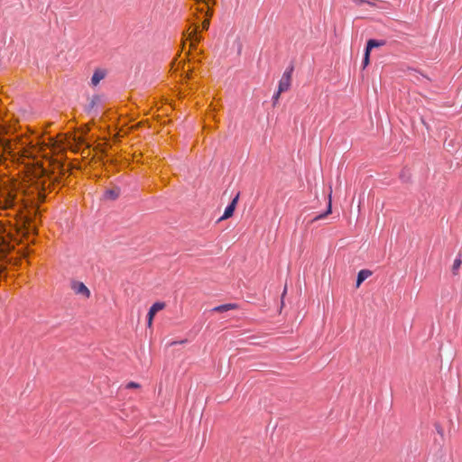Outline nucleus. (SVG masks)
<instances>
[{
    "mask_svg": "<svg viewBox=\"0 0 462 462\" xmlns=\"http://www.w3.org/2000/svg\"><path fill=\"white\" fill-rule=\"evenodd\" d=\"M332 213V206H331V201L329 200L328 203V207H327V209L325 212L321 213V214H319L317 215L315 217H313L311 220H310V223H314L318 220H321V219H324L326 218L328 215H330Z\"/></svg>",
    "mask_w": 462,
    "mask_h": 462,
    "instance_id": "14",
    "label": "nucleus"
},
{
    "mask_svg": "<svg viewBox=\"0 0 462 462\" xmlns=\"http://www.w3.org/2000/svg\"><path fill=\"white\" fill-rule=\"evenodd\" d=\"M365 4L370 5H372V6H374V1H373V0H365Z\"/></svg>",
    "mask_w": 462,
    "mask_h": 462,
    "instance_id": "21",
    "label": "nucleus"
},
{
    "mask_svg": "<svg viewBox=\"0 0 462 462\" xmlns=\"http://www.w3.org/2000/svg\"><path fill=\"white\" fill-rule=\"evenodd\" d=\"M435 428H436L437 432L439 435L443 436V433H444L443 428L439 423H435Z\"/></svg>",
    "mask_w": 462,
    "mask_h": 462,
    "instance_id": "18",
    "label": "nucleus"
},
{
    "mask_svg": "<svg viewBox=\"0 0 462 462\" xmlns=\"http://www.w3.org/2000/svg\"><path fill=\"white\" fill-rule=\"evenodd\" d=\"M20 209L26 211L24 218L27 225V232L30 234H35L37 230V218L40 216L39 208L33 202H32L30 208L24 203L20 206Z\"/></svg>",
    "mask_w": 462,
    "mask_h": 462,
    "instance_id": "1",
    "label": "nucleus"
},
{
    "mask_svg": "<svg viewBox=\"0 0 462 462\" xmlns=\"http://www.w3.org/2000/svg\"><path fill=\"white\" fill-rule=\"evenodd\" d=\"M237 308H238V306L236 303H226V304H222V305L213 308L212 311L217 312V313H222V312H226V311H228L231 310H236Z\"/></svg>",
    "mask_w": 462,
    "mask_h": 462,
    "instance_id": "12",
    "label": "nucleus"
},
{
    "mask_svg": "<svg viewBox=\"0 0 462 462\" xmlns=\"http://www.w3.org/2000/svg\"><path fill=\"white\" fill-rule=\"evenodd\" d=\"M371 275V271L367 269L360 270L357 273L356 287L358 288Z\"/></svg>",
    "mask_w": 462,
    "mask_h": 462,
    "instance_id": "11",
    "label": "nucleus"
},
{
    "mask_svg": "<svg viewBox=\"0 0 462 462\" xmlns=\"http://www.w3.org/2000/svg\"><path fill=\"white\" fill-rule=\"evenodd\" d=\"M386 44L385 40H378V39H369L366 42L365 50H368L370 52L375 49L382 46H384Z\"/></svg>",
    "mask_w": 462,
    "mask_h": 462,
    "instance_id": "8",
    "label": "nucleus"
},
{
    "mask_svg": "<svg viewBox=\"0 0 462 462\" xmlns=\"http://www.w3.org/2000/svg\"><path fill=\"white\" fill-rule=\"evenodd\" d=\"M165 308V303L162 302V301H157L155 303H153L151 308L149 309V311L147 313V324H148V327H152V320L155 317V315L161 311L162 310H163Z\"/></svg>",
    "mask_w": 462,
    "mask_h": 462,
    "instance_id": "5",
    "label": "nucleus"
},
{
    "mask_svg": "<svg viewBox=\"0 0 462 462\" xmlns=\"http://www.w3.org/2000/svg\"><path fill=\"white\" fill-rule=\"evenodd\" d=\"M101 101H102V97L100 96H98V95L93 96L88 107H87L88 113H89V114L92 113L94 108L101 104Z\"/></svg>",
    "mask_w": 462,
    "mask_h": 462,
    "instance_id": "13",
    "label": "nucleus"
},
{
    "mask_svg": "<svg viewBox=\"0 0 462 462\" xmlns=\"http://www.w3.org/2000/svg\"><path fill=\"white\" fill-rule=\"evenodd\" d=\"M72 289L77 294H81L87 298L89 297L90 291L88 287L81 282H73Z\"/></svg>",
    "mask_w": 462,
    "mask_h": 462,
    "instance_id": "7",
    "label": "nucleus"
},
{
    "mask_svg": "<svg viewBox=\"0 0 462 462\" xmlns=\"http://www.w3.org/2000/svg\"><path fill=\"white\" fill-rule=\"evenodd\" d=\"M198 13L199 14L196 15V19L199 22H201V26L203 30H208L209 27L210 18L212 15V11L209 10L208 4H205V6L202 8H197Z\"/></svg>",
    "mask_w": 462,
    "mask_h": 462,
    "instance_id": "3",
    "label": "nucleus"
},
{
    "mask_svg": "<svg viewBox=\"0 0 462 462\" xmlns=\"http://www.w3.org/2000/svg\"><path fill=\"white\" fill-rule=\"evenodd\" d=\"M139 387H140V385L135 382H130L126 384L127 389H135V388H139Z\"/></svg>",
    "mask_w": 462,
    "mask_h": 462,
    "instance_id": "17",
    "label": "nucleus"
},
{
    "mask_svg": "<svg viewBox=\"0 0 462 462\" xmlns=\"http://www.w3.org/2000/svg\"><path fill=\"white\" fill-rule=\"evenodd\" d=\"M461 264H462V260H461V258H460V257L456 258V259H455V261H454V263H453L452 269H451L452 273H453L454 275H457V272H458V270H459V268H460Z\"/></svg>",
    "mask_w": 462,
    "mask_h": 462,
    "instance_id": "16",
    "label": "nucleus"
},
{
    "mask_svg": "<svg viewBox=\"0 0 462 462\" xmlns=\"http://www.w3.org/2000/svg\"><path fill=\"white\" fill-rule=\"evenodd\" d=\"M106 77V70L97 69L91 78V84L97 86Z\"/></svg>",
    "mask_w": 462,
    "mask_h": 462,
    "instance_id": "9",
    "label": "nucleus"
},
{
    "mask_svg": "<svg viewBox=\"0 0 462 462\" xmlns=\"http://www.w3.org/2000/svg\"><path fill=\"white\" fill-rule=\"evenodd\" d=\"M370 55H371V52L368 50L365 49L364 57H363V60H362L363 69H365L370 64Z\"/></svg>",
    "mask_w": 462,
    "mask_h": 462,
    "instance_id": "15",
    "label": "nucleus"
},
{
    "mask_svg": "<svg viewBox=\"0 0 462 462\" xmlns=\"http://www.w3.org/2000/svg\"><path fill=\"white\" fill-rule=\"evenodd\" d=\"M238 199H239V192L232 199L230 203L226 206L223 216L218 219V221H221L223 219H227L233 216V214L236 210Z\"/></svg>",
    "mask_w": 462,
    "mask_h": 462,
    "instance_id": "6",
    "label": "nucleus"
},
{
    "mask_svg": "<svg viewBox=\"0 0 462 462\" xmlns=\"http://www.w3.org/2000/svg\"><path fill=\"white\" fill-rule=\"evenodd\" d=\"M193 30L189 33L188 40L189 41V51H197L198 44L201 42L203 39V36L200 33L199 27L200 24L198 23H194L192 24Z\"/></svg>",
    "mask_w": 462,
    "mask_h": 462,
    "instance_id": "2",
    "label": "nucleus"
},
{
    "mask_svg": "<svg viewBox=\"0 0 462 462\" xmlns=\"http://www.w3.org/2000/svg\"><path fill=\"white\" fill-rule=\"evenodd\" d=\"M282 93V92H279V89H278L277 92L273 94V105H275V103L278 101L280 95Z\"/></svg>",
    "mask_w": 462,
    "mask_h": 462,
    "instance_id": "19",
    "label": "nucleus"
},
{
    "mask_svg": "<svg viewBox=\"0 0 462 462\" xmlns=\"http://www.w3.org/2000/svg\"><path fill=\"white\" fill-rule=\"evenodd\" d=\"M294 70L293 64H291L283 72L282 79L279 81V92H285L291 87V76Z\"/></svg>",
    "mask_w": 462,
    "mask_h": 462,
    "instance_id": "4",
    "label": "nucleus"
},
{
    "mask_svg": "<svg viewBox=\"0 0 462 462\" xmlns=\"http://www.w3.org/2000/svg\"><path fill=\"white\" fill-rule=\"evenodd\" d=\"M353 2L357 5H362L363 4H365V0H353Z\"/></svg>",
    "mask_w": 462,
    "mask_h": 462,
    "instance_id": "20",
    "label": "nucleus"
},
{
    "mask_svg": "<svg viewBox=\"0 0 462 462\" xmlns=\"http://www.w3.org/2000/svg\"><path fill=\"white\" fill-rule=\"evenodd\" d=\"M121 189L118 187L108 189L105 191L104 198L110 200H116L120 196Z\"/></svg>",
    "mask_w": 462,
    "mask_h": 462,
    "instance_id": "10",
    "label": "nucleus"
}]
</instances>
